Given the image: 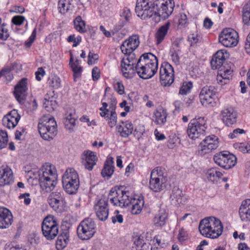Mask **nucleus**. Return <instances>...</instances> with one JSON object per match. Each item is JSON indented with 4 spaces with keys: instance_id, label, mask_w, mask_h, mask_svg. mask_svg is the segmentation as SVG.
Returning a JSON list of instances; mask_svg holds the SVG:
<instances>
[{
    "instance_id": "f257e3e1",
    "label": "nucleus",
    "mask_w": 250,
    "mask_h": 250,
    "mask_svg": "<svg viewBox=\"0 0 250 250\" xmlns=\"http://www.w3.org/2000/svg\"><path fill=\"white\" fill-rule=\"evenodd\" d=\"M157 58L151 53H144L138 60L136 66V73L143 79L152 78L157 72Z\"/></svg>"
},
{
    "instance_id": "f03ea898",
    "label": "nucleus",
    "mask_w": 250,
    "mask_h": 250,
    "mask_svg": "<svg viewBox=\"0 0 250 250\" xmlns=\"http://www.w3.org/2000/svg\"><path fill=\"white\" fill-rule=\"evenodd\" d=\"M29 173L31 178L38 179L41 188L45 192L51 191L57 184V174L50 166L43 167L36 172L30 171Z\"/></svg>"
},
{
    "instance_id": "7ed1b4c3",
    "label": "nucleus",
    "mask_w": 250,
    "mask_h": 250,
    "mask_svg": "<svg viewBox=\"0 0 250 250\" xmlns=\"http://www.w3.org/2000/svg\"><path fill=\"white\" fill-rule=\"evenodd\" d=\"M199 230L203 236L211 239H216L222 234L223 226L219 219L210 216L201 220L199 225Z\"/></svg>"
},
{
    "instance_id": "20e7f679",
    "label": "nucleus",
    "mask_w": 250,
    "mask_h": 250,
    "mask_svg": "<svg viewBox=\"0 0 250 250\" xmlns=\"http://www.w3.org/2000/svg\"><path fill=\"white\" fill-rule=\"evenodd\" d=\"M38 130L44 140L52 139L57 133V123L54 118L49 115L42 117L39 122Z\"/></svg>"
},
{
    "instance_id": "39448f33",
    "label": "nucleus",
    "mask_w": 250,
    "mask_h": 250,
    "mask_svg": "<svg viewBox=\"0 0 250 250\" xmlns=\"http://www.w3.org/2000/svg\"><path fill=\"white\" fill-rule=\"evenodd\" d=\"M62 183L64 190L68 194L76 192L79 188L80 181L78 174L73 168L66 169L62 177Z\"/></svg>"
},
{
    "instance_id": "423d86ee",
    "label": "nucleus",
    "mask_w": 250,
    "mask_h": 250,
    "mask_svg": "<svg viewBox=\"0 0 250 250\" xmlns=\"http://www.w3.org/2000/svg\"><path fill=\"white\" fill-rule=\"evenodd\" d=\"M206 122L204 117L194 118L190 120L188 124L187 133L189 138L195 140L204 136Z\"/></svg>"
},
{
    "instance_id": "0eeeda50",
    "label": "nucleus",
    "mask_w": 250,
    "mask_h": 250,
    "mask_svg": "<svg viewBox=\"0 0 250 250\" xmlns=\"http://www.w3.org/2000/svg\"><path fill=\"white\" fill-rule=\"evenodd\" d=\"M108 198L114 206L125 208L130 205L133 197L128 191L118 188L117 190L112 189Z\"/></svg>"
},
{
    "instance_id": "6e6552de",
    "label": "nucleus",
    "mask_w": 250,
    "mask_h": 250,
    "mask_svg": "<svg viewBox=\"0 0 250 250\" xmlns=\"http://www.w3.org/2000/svg\"><path fill=\"white\" fill-rule=\"evenodd\" d=\"M201 104L206 107H213L219 101L218 94L213 86H206L202 88L199 94Z\"/></svg>"
},
{
    "instance_id": "1a4fd4ad",
    "label": "nucleus",
    "mask_w": 250,
    "mask_h": 250,
    "mask_svg": "<svg viewBox=\"0 0 250 250\" xmlns=\"http://www.w3.org/2000/svg\"><path fill=\"white\" fill-rule=\"evenodd\" d=\"M59 226L53 216H48L45 217L42 226L43 235L48 240L55 239L59 233Z\"/></svg>"
},
{
    "instance_id": "9d476101",
    "label": "nucleus",
    "mask_w": 250,
    "mask_h": 250,
    "mask_svg": "<svg viewBox=\"0 0 250 250\" xmlns=\"http://www.w3.org/2000/svg\"><path fill=\"white\" fill-rule=\"evenodd\" d=\"M96 224L91 218H86L81 222L77 227L78 237L83 240L90 239L95 233Z\"/></svg>"
},
{
    "instance_id": "9b49d317",
    "label": "nucleus",
    "mask_w": 250,
    "mask_h": 250,
    "mask_svg": "<svg viewBox=\"0 0 250 250\" xmlns=\"http://www.w3.org/2000/svg\"><path fill=\"white\" fill-rule=\"evenodd\" d=\"M47 202L50 207L57 212L62 213L66 210V202L62 190H57L51 192L48 197Z\"/></svg>"
},
{
    "instance_id": "f8f14e48",
    "label": "nucleus",
    "mask_w": 250,
    "mask_h": 250,
    "mask_svg": "<svg viewBox=\"0 0 250 250\" xmlns=\"http://www.w3.org/2000/svg\"><path fill=\"white\" fill-rule=\"evenodd\" d=\"M154 13L163 20L168 18L173 12L174 3L173 0H156L154 2Z\"/></svg>"
},
{
    "instance_id": "ddd939ff",
    "label": "nucleus",
    "mask_w": 250,
    "mask_h": 250,
    "mask_svg": "<svg viewBox=\"0 0 250 250\" xmlns=\"http://www.w3.org/2000/svg\"><path fill=\"white\" fill-rule=\"evenodd\" d=\"M224 62L217 59L212 58L210 62L211 67L213 69H219L216 80L221 85L227 84L232 78L233 71L230 69H224L223 64Z\"/></svg>"
},
{
    "instance_id": "4468645a",
    "label": "nucleus",
    "mask_w": 250,
    "mask_h": 250,
    "mask_svg": "<svg viewBox=\"0 0 250 250\" xmlns=\"http://www.w3.org/2000/svg\"><path fill=\"white\" fill-rule=\"evenodd\" d=\"M155 7L152 0H137L135 12L142 20L150 18L154 14Z\"/></svg>"
},
{
    "instance_id": "2eb2a0df",
    "label": "nucleus",
    "mask_w": 250,
    "mask_h": 250,
    "mask_svg": "<svg viewBox=\"0 0 250 250\" xmlns=\"http://www.w3.org/2000/svg\"><path fill=\"white\" fill-rule=\"evenodd\" d=\"M219 42L226 47L235 46L238 42V34L232 28L224 29L219 34Z\"/></svg>"
},
{
    "instance_id": "dca6fc26",
    "label": "nucleus",
    "mask_w": 250,
    "mask_h": 250,
    "mask_svg": "<svg viewBox=\"0 0 250 250\" xmlns=\"http://www.w3.org/2000/svg\"><path fill=\"white\" fill-rule=\"evenodd\" d=\"M160 81L162 85L170 86L174 82V69L168 62H164L161 65L159 70Z\"/></svg>"
},
{
    "instance_id": "f3484780",
    "label": "nucleus",
    "mask_w": 250,
    "mask_h": 250,
    "mask_svg": "<svg viewBox=\"0 0 250 250\" xmlns=\"http://www.w3.org/2000/svg\"><path fill=\"white\" fill-rule=\"evenodd\" d=\"M218 140V138L214 135L206 137L199 144L198 153L204 155L216 149L219 146Z\"/></svg>"
},
{
    "instance_id": "a211bd4d",
    "label": "nucleus",
    "mask_w": 250,
    "mask_h": 250,
    "mask_svg": "<svg viewBox=\"0 0 250 250\" xmlns=\"http://www.w3.org/2000/svg\"><path fill=\"white\" fill-rule=\"evenodd\" d=\"M213 160L218 166L226 169L231 168L236 163V158L234 155L222 152L215 154Z\"/></svg>"
},
{
    "instance_id": "6ab92c4d",
    "label": "nucleus",
    "mask_w": 250,
    "mask_h": 250,
    "mask_svg": "<svg viewBox=\"0 0 250 250\" xmlns=\"http://www.w3.org/2000/svg\"><path fill=\"white\" fill-rule=\"evenodd\" d=\"M27 79L22 78L15 86L14 94L16 99L20 104L25 101L27 95Z\"/></svg>"
},
{
    "instance_id": "aec40b11",
    "label": "nucleus",
    "mask_w": 250,
    "mask_h": 250,
    "mask_svg": "<svg viewBox=\"0 0 250 250\" xmlns=\"http://www.w3.org/2000/svg\"><path fill=\"white\" fill-rule=\"evenodd\" d=\"M139 36L135 34L125 40L121 46V49L124 54L132 53L139 45Z\"/></svg>"
},
{
    "instance_id": "412c9836",
    "label": "nucleus",
    "mask_w": 250,
    "mask_h": 250,
    "mask_svg": "<svg viewBox=\"0 0 250 250\" xmlns=\"http://www.w3.org/2000/svg\"><path fill=\"white\" fill-rule=\"evenodd\" d=\"M95 210L97 217L101 221H105L108 216V200L101 199L95 205Z\"/></svg>"
},
{
    "instance_id": "4be33fe9",
    "label": "nucleus",
    "mask_w": 250,
    "mask_h": 250,
    "mask_svg": "<svg viewBox=\"0 0 250 250\" xmlns=\"http://www.w3.org/2000/svg\"><path fill=\"white\" fill-rule=\"evenodd\" d=\"M21 116L18 111L13 109L5 115L2 120V125L8 129L14 128L18 124Z\"/></svg>"
},
{
    "instance_id": "5701e85b",
    "label": "nucleus",
    "mask_w": 250,
    "mask_h": 250,
    "mask_svg": "<svg viewBox=\"0 0 250 250\" xmlns=\"http://www.w3.org/2000/svg\"><path fill=\"white\" fill-rule=\"evenodd\" d=\"M81 157L82 162L84 167L88 170H92L98 160L95 153L90 150H85L82 153Z\"/></svg>"
},
{
    "instance_id": "b1692460",
    "label": "nucleus",
    "mask_w": 250,
    "mask_h": 250,
    "mask_svg": "<svg viewBox=\"0 0 250 250\" xmlns=\"http://www.w3.org/2000/svg\"><path fill=\"white\" fill-rule=\"evenodd\" d=\"M13 216L9 209L0 207V229L8 228L12 223Z\"/></svg>"
},
{
    "instance_id": "393cba45",
    "label": "nucleus",
    "mask_w": 250,
    "mask_h": 250,
    "mask_svg": "<svg viewBox=\"0 0 250 250\" xmlns=\"http://www.w3.org/2000/svg\"><path fill=\"white\" fill-rule=\"evenodd\" d=\"M222 119L227 126L231 125L236 122L237 113L231 108H225L221 111Z\"/></svg>"
},
{
    "instance_id": "a878e982",
    "label": "nucleus",
    "mask_w": 250,
    "mask_h": 250,
    "mask_svg": "<svg viewBox=\"0 0 250 250\" xmlns=\"http://www.w3.org/2000/svg\"><path fill=\"white\" fill-rule=\"evenodd\" d=\"M13 181V172L7 167H3L0 170V186H4L10 184Z\"/></svg>"
},
{
    "instance_id": "bb28decb",
    "label": "nucleus",
    "mask_w": 250,
    "mask_h": 250,
    "mask_svg": "<svg viewBox=\"0 0 250 250\" xmlns=\"http://www.w3.org/2000/svg\"><path fill=\"white\" fill-rule=\"evenodd\" d=\"M133 124L129 121L122 122V124L117 126V130L121 137L126 138L132 134L133 130Z\"/></svg>"
},
{
    "instance_id": "cd10ccee",
    "label": "nucleus",
    "mask_w": 250,
    "mask_h": 250,
    "mask_svg": "<svg viewBox=\"0 0 250 250\" xmlns=\"http://www.w3.org/2000/svg\"><path fill=\"white\" fill-rule=\"evenodd\" d=\"M168 214L165 209H160L153 219V224L156 227L165 226L167 220Z\"/></svg>"
},
{
    "instance_id": "c85d7f7f",
    "label": "nucleus",
    "mask_w": 250,
    "mask_h": 250,
    "mask_svg": "<svg viewBox=\"0 0 250 250\" xmlns=\"http://www.w3.org/2000/svg\"><path fill=\"white\" fill-rule=\"evenodd\" d=\"M239 215L243 221H250V199L242 202L239 208Z\"/></svg>"
},
{
    "instance_id": "c756f323",
    "label": "nucleus",
    "mask_w": 250,
    "mask_h": 250,
    "mask_svg": "<svg viewBox=\"0 0 250 250\" xmlns=\"http://www.w3.org/2000/svg\"><path fill=\"white\" fill-rule=\"evenodd\" d=\"M170 198L172 204L175 206L182 204L185 200L182 190L177 187L173 188Z\"/></svg>"
},
{
    "instance_id": "7c9ffc66",
    "label": "nucleus",
    "mask_w": 250,
    "mask_h": 250,
    "mask_svg": "<svg viewBox=\"0 0 250 250\" xmlns=\"http://www.w3.org/2000/svg\"><path fill=\"white\" fill-rule=\"evenodd\" d=\"M113 164V158L112 157H108L104 163V168L101 172V174L103 177H106L107 179L111 177L114 171Z\"/></svg>"
},
{
    "instance_id": "2f4dec72",
    "label": "nucleus",
    "mask_w": 250,
    "mask_h": 250,
    "mask_svg": "<svg viewBox=\"0 0 250 250\" xmlns=\"http://www.w3.org/2000/svg\"><path fill=\"white\" fill-rule=\"evenodd\" d=\"M170 25V23L167 22L161 26L156 31L155 37L157 44L161 43L164 40L167 34Z\"/></svg>"
},
{
    "instance_id": "473e14b6",
    "label": "nucleus",
    "mask_w": 250,
    "mask_h": 250,
    "mask_svg": "<svg viewBox=\"0 0 250 250\" xmlns=\"http://www.w3.org/2000/svg\"><path fill=\"white\" fill-rule=\"evenodd\" d=\"M69 241V233L67 230L63 231L59 236L56 241V248L61 250L65 248Z\"/></svg>"
},
{
    "instance_id": "72a5a7b5",
    "label": "nucleus",
    "mask_w": 250,
    "mask_h": 250,
    "mask_svg": "<svg viewBox=\"0 0 250 250\" xmlns=\"http://www.w3.org/2000/svg\"><path fill=\"white\" fill-rule=\"evenodd\" d=\"M144 205V201L142 197L136 198L133 197L129 206H131V211L133 214L141 213Z\"/></svg>"
},
{
    "instance_id": "f704fd0d",
    "label": "nucleus",
    "mask_w": 250,
    "mask_h": 250,
    "mask_svg": "<svg viewBox=\"0 0 250 250\" xmlns=\"http://www.w3.org/2000/svg\"><path fill=\"white\" fill-rule=\"evenodd\" d=\"M167 172L166 169L163 167H158L153 169L151 172L150 177L156 179H159L162 183L167 182Z\"/></svg>"
},
{
    "instance_id": "c9c22d12",
    "label": "nucleus",
    "mask_w": 250,
    "mask_h": 250,
    "mask_svg": "<svg viewBox=\"0 0 250 250\" xmlns=\"http://www.w3.org/2000/svg\"><path fill=\"white\" fill-rule=\"evenodd\" d=\"M121 67L123 76L127 79L133 78L136 73L135 66L131 65L128 62L126 63L121 62Z\"/></svg>"
},
{
    "instance_id": "e433bc0d",
    "label": "nucleus",
    "mask_w": 250,
    "mask_h": 250,
    "mask_svg": "<svg viewBox=\"0 0 250 250\" xmlns=\"http://www.w3.org/2000/svg\"><path fill=\"white\" fill-rule=\"evenodd\" d=\"M223 176V173L217 167H212L209 169L207 172L208 179L213 183H217L218 180Z\"/></svg>"
},
{
    "instance_id": "4c0bfd02",
    "label": "nucleus",
    "mask_w": 250,
    "mask_h": 250,
    "mask_svg": "<svg viewBox=\"0 0 250 250\" xmlns=\"http://www.w3.org/2000/svg\"><path fill=\"white\" fill-rule=\"evenodd\" d=\"M74 61L73 56L72 53H70V58L69 64L71 66L72 70L74 73V78L75 80L77 78L80 77L82 72V68L80 65V61L76 60L75 62Z\"/></svg>"
},
{
    "instance_id": "58836bf2",
    "label": "nucleus",
    "mask_w": 250,
    "mask_h": 250,
    "mask_svg": "<svg viewBox=\"0 0 250 250\" xmlns=\"http://www.w3.org/2000/svg\"><path fill=\"white\" fill-rule=\"evenodd\" d=\"M167 114L166 110L160 108L154 112V121L158 125H164L166 121Z\"/></svg>"
},
{
    "instance_id": "ea45409f",
    "label": "nucleus",
    "mask_w": 250,
    "mask_h": 250,
    "mask_svg": "<svg viewBox=\"0 0 250 250\" xmlns=\"http://www.w3.org/2000/svg\"><path fill=\"white\" fill-rule=\"evenodd\" d=\"M71 1L72 0H59L58 4L59 13L64 15L72 10L73 6L72 5Z\"/></svg>"
},
{
    "instance_id": "a19ab883",
    "label": "nucleus",
    "mask_w": 250,
    "mask_h": 250,
    "mask_svg": "<svg viewBox=\"0 0 250 250\" xmlns=\"http://www.w3.org/2000/svg\"><path fill=\"white\" fill-rule=\"evenodd\" d=\"M166 183H162L159 179L150 177L149 180V188L152 191L159 192L161 191L165 187Z\"/></svg>"
},
{
    "instance_id": "79ce46f5",
    "label": "nucleus",
    "mask_w": 250,
    "mask_h": 250,
    "mask_svg": "<svg viewBox=\"0 0 250 250\" xmlns=\"http://www.w3.org/2000/svg\"><path fill=\"white\" fill-rule=\"evenodd\" d=\"M63 124L65 128L70 132L74 131V127L76 125V117L72 114H68L63 120Z\"/></svg>"
},
{
    "instance_id": "37998d69",
    "label": "nucleus",
    "mask_w": 250,
    "mask_h": 250,
    "mask_svg": "<svg viewBox=\"0 0 250 250\" xmlns=\"http://www.w3.org/2000/svg\"><path fill=\"white\" fill-rule=\"evenodd\" d=\"M133 241L138 250H147L148 248V246L145 242L144 236L142 235L133 237Z\"/></svg>"
},
{
    "instance_id": "c03bdc74",
    "label": "nucleus",
    "mask_w": 250,
    "mask_h": 250,
    "mask_svg": "<svg viewBox=\"0 0 250 250\" xmlns=\"http://www.w3.org/2000/svg\"><path fill=\"white\" fill-rule=\"evenodd\" d=\"M74 24L75 29L81 33L86 31L85 29V23L81 16L77 17L74 20Z\"/></svg>"
},
{
    "instance_id": "a18cd8bd",
    "label": "nucleus",
    "mask_w": 250,
    "mask_h": 250,
    "mask_svg": "<svg viewBox=\"0 0 250 250\" xmlns=\"http://www.w3.org/2000/svg\"><path fill=\"white\" fill-rule=\"evenodd\" d=\"M243 21L245 24L250 25V0L243 7Z\"/></svg>"
},
{
    "instance_id": "49530a36",
    "label": "nucleus",
    "mask_w": 250,
    "mask_h": 250,
    "mask_svg": "<svg viewBox=\"0 0 250 250\" xmlns=\"http://www.w3.org/2000/svg\"><path fill=\"white\" fill-rule=\"evenodd\" d=\"M192 86V83L191 82H184L179 90V94L182 95H187L190 92Z\"/></svg>"
},
{
    "instance_id": "de8ad7c7",
    "label": "nucleus",
    "mask_w": 250,
    "mask_h": 250,
    "mask_svg": "<svg viewBox=\"0 0 250 250\" xmlns=\"http://www.w3.org/2000/svg\"><path fill=\"white\" fill-rule=\"evenodd\" d=\"M49 84L54 88H58L61 85V80L56 75L51 76L48 80Z\"/></svg>"
},
{
    "instance_id": "09e8293b",
    "label": "nucleus",
    "mask_w": 250,
    "mask_h": 250,
    "mask_svg": "<svg viewBox=\"0 0 250 250\" xmlns=\"http://www.w3.org/2000/svg\"><path fill=\"white\" fill-rule=\"evenodd\" d=\"M125 54L128 55V56L126 58H124L122 60V62L124 63H126V62H129V63H130L131 65H132L136 67L138 59L135 58L134 54L130 53Z\"/></svg>"
},
{
    "instance_id": "8fccbe9b",
    "label": "nucleus",
    "mask_w": 250,
    "mask_h": 250,
    "mask_svg": "<svg viewBox=\"0 0 250 250\" xmlns=\"http://www.w3.org/2000/svg\"><path fill=\"white\" fill-rule=\"evenodd\" d=\"M229 56V54L225 49L218 50L212 58L221 60L225 62V60Z\"/></svg>"
},
{
    "instance_id": "3c124183",
    "label": "nucleus",
    "mask_w": 250,
    "mask_h": 250,
    "mask_svg": "<svg viewBox=\"0 0 250 250\" xmlns=\"http://www.w3.org/2000/svg\"><path fill=\"white\" fill-rule=\"evenodd\" d=\"M8 143V135L6 132L0 131V149L5 147Z\"/></svg>"
},
{
    "instance_id": "603ef678",
    "label": "nucleus",
    "mask_w": 250,
    "mask_h": 250,
    "mask_svg": "<svg viewBox=\"0 0 250 250\" xmlns=\"http://www.w3.org/2000/svg\"><path fill=\"white\" fill-rule=\"evenodd\" d=\"M5 24L3 23L0 27V40L5 41L9 37L8 30L5 27Z\"/></svg>"
},
{
    "instance_id": "864d4df0",
    "label": "nucleus",
    "mask_w": 250,
    "mask_h": 250,
    "mask_svg": "<svg viewBox=\"0 0 250 250\" xmlns=\"http://www.w3.org/2000/svg\"><path fill=\"white\" fill-rule=\"evenodd\" d=\"M145 126L142 125H139L135 128L134 135L137 139H139L145 132Z\"/></svg>"
},
{
    "instance_id": "5fc2aeb1",
    "label": "nucleus",
    "mask_w": 250,
    "mask_h": 250,
    "mask_svg": "<svg viewBox=\"0 0 250 250\" xmlns=\"http://www.w3.org/2000/svg\"><path fill=\"white\" fill-rule=\"evenodd\" d=\"M108 124L110 127H113L117 122V115L115 111H111L110 116L107 117Z\"/></svg>"
},
{
    "instance_id": "6e6d98bb",
    "label": "nucleus",
    "mask_w": 250,
    "mask_h": 250,
    "mask_svg": "<svg viewBox=\"0 0 250 250\" xmlns=\"http://www.w3.org/2000/svg\"><path fill=\"white\" fill-rule=\"evenodd\" d=\"M67 41L68 42H73V46L76 47L82 41V38L80 36L75 37L74 35H71L68 37Z\"/></svg>"
},
{
    "instance_id": "4d7b16f0",
    "label": "nucleus",
    "mask_w": 250,
    "mask_h": 250,
    "mask_svg": "<svg viewBox=\"0 0 250 250\" xmlns=\"http://www.w3.org/2000/svg\"><path fill=\"white\" fill-rule=\"evenodd\" d=\"M43 105L46 109L50 111L51 110H54V106L55 105V101L53 100H47L46 98L44 99Z\"/></svg>"
},
{
    "instance_id": "13d9d810",
    "label": "nucleus",
    "mask_w": 250,
    "mask_h": 250,
    "mask_svg": "<svg viewBox=\"0 0 250 250\" xmlns=\"http://www.w3.org/2000/svg\"><path fill=\"white\" fill-rule=\"evenodd\" d=\"M104 100H102V101ZM105 101L108 102V104H109V107L112 109L111 111H115L116 105L117 104L116 99L114 97L110 95L107 99L106 98Z\"/></svg>"
},
{
    "instance_id": "bf43d9fd",
    "label": "nucleus",
    "mask_w": 250,
    "mask_h": 250,
    "mask_svg": "<svg viewBox=\"0 0 250 250\" xmlns=\"http://www.w3.org/2000/svg\"><path fill=\"white\" fill-rule=\"evenodd\" d=\"M178 239L180 242H184L188 239V234L184 229H181L179 230L178 235Z\"/></svg>"
},
{
    "instance_id": "052dcab7",
    "label": "nucleus",
    "mask_w": 250,
    "mask_h": 250,
    "mask_svg": "<svg viewBox=\"0 0 250 250\" xmlns=\"http://www.w3.org/2000/svg\"><path fill=\"white\" fill-rule=\"evenodd\" d=\"M114 88L115 90L120 95L124 93L125 88L123 83L121 82H117L114 84Z\"/></svg>"
},
{
    "instance_id": "680f3d73",
    "label": "nucleus",
    "mask_w": 250,
    "mask_h": 250,
    "mask_svg": "<svg viewBox=\"0 0 250 250\" xmlns=\"http://www.w3.org/2000/svg\"><path fill=\"white\" fill-rule=\"evenodd\" d=\"M25 133V128L24 127L18 128L15 132V139L19 140L23 139Z\"/></svg>"
},
{
    "instance_id": "e2e57ef3",
    "label": "nucleus",
    "mask_w": 250,
    "mask_h": 250,
    "mask_svg": "<svg viewBox=\"0 0 250 250\" xmlns=\"http://www.w3.org/2000/svg\"><path fill=\"white\" fill-rule=\"evenodd\" d=\"M14 69L13 64H11L9 66H6L4 67L0 71V77H1L2 76H4L6 77L8 76L11 71Z\"/></svg>"
},
{
    "instance_id": "0e129e2a",
    "label": "nucleus",
    "mask_w": 250,
    "mask_h": 250,
    "mask_svg": "<svg viewBox=\"0 0 250 250\" xmlns=\"http://www.w3.org/2000/svg\"><path fill=\"white\" fill-rule=\"evenodd\" d=\"M178 18L179 25L181 26H184L188 21L187 15L184 13H180Z\"/></svg>"
},
{
    "instance_id": "69168bd1",
    "label": "nucleus",
    "mask_w": 250,
    "mask_h": 250,
    "mask_svg": "<svg viewBox=\"0 0 250 250\" xmlns=\"http://www.w3.org/2000/svg\"><path fill=\"white\" fill-rule=\"evenodd\" d=\"M25 20L24 17L21 16H14L12 19V22L16 25H21L22 24Z\"/></svg>"
},
{
    "instance_id": "338daca9",
    "label": "nucleus",
    "mask_w": 250,
    "mask_h": 250,
    "mask_svg": "<svg viewBox=\"0 0 250 250\" xmlns=\"http://www.w3.org/2000/svg\"><path fill=\"white\" fill-rule=\"evenodd\" d=\"M239 149L243 153H250V142L247 144H241Z\"/></svg>"
},
{
    "instance_id": "774afa93",
    "label": "nucleus",
    "mask_w": 250,
    "mask_h": 250,
    "mask_svg": "<svg viewBox=\"0 0 250 250\" xmlns=\"http://www.w3.org/2000/svg\"><path fill=\"white\" fill-rule=\"evenodd\" d=\"M98 60V56L96 54H94L91 52L89 53L88 56V63L92 64L94 63V62Z\"/></svg>"
}]
</instances>
